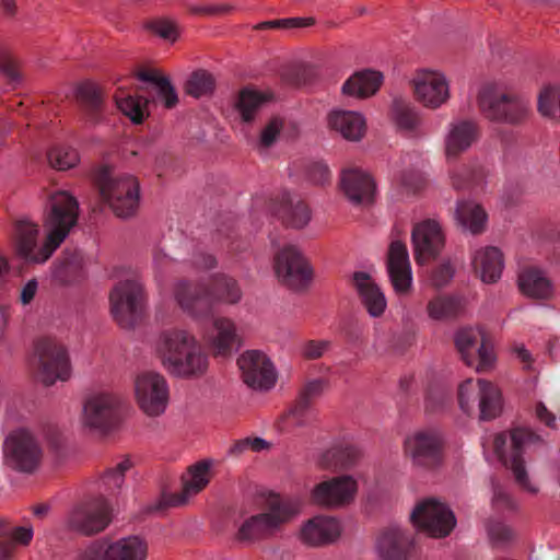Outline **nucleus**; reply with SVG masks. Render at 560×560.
<instances>
[{"label":"nucleus","instance_id":"nucleus-1","mask_svg":"<svg viewBox=\"0 0 560 560\" xmlns=\"http://www.w3.org/2000/svg\"><path fill=\"white\" fill-rule=\"evenodd\" d=\"M78 214L79 203L71 194L65 190L52 194L50 211L45 220V226L49 232L44 244L39 246L37 243L38 225L26 219L20 220L15 228L18 255L30 264L47 261L77 224Z\"/></svg>","mask_w":560,"mask_h":560},{"label":"nucleus","instance_id":"nucleus-2","mask_svg":"<svg viewBox=\"0 0 560 560\" xmlns=\"http://www.w3.org/2000/svg\"><path fill=\"white\" fill-rule=\"evenodd\" d=\"M78 214L79 203L71 194L65 190L52 194L50 211L45 220V226L49 232L44 244L39 246L37 243L38 225L26 219L20 220L15 228L18 255L30 264L47 261L77 224Z\"/></svg>","mask_w":560,"mask_h":560},{"label":"nucleus","instance_id":"nucleus-3","mask_svg":"<svg viewBox=\"0 0 560 560\" xmlns=\"http://www.w3.org/2000/svg\"><path fill=\"white\" fill-rule=\"evenodd\" d=\"M173 295L183 312L199 318L209 315L218 304L240 303L243 292L236 279L225 273H217L212 277L209 290L180 280L175 283Z\"/></svg>","mask_w":560,"mask_h":560},{"label":"nucleus","instance_id":"nucleus-4","mask_svg":"<svg viewBox=\"0 0 560 560\" xmlns=\"http://www.w3.org/2000/svg\"><path fill=\"white\" fill-rule=\"evenodd\" d=\"M300 501L271 494L267 498L261 512L244 520L237 528L235 539L252 545L275 536L284 524L301 511Z\"/></svg>","mask_w":560,"mask_h":560},{"label":"nucleus","instance_id":"nucleus-5","mask_svg":"<svg viewBox=\"0 0 560 560\" xmlns=\"http://www.w3.org/2000/svg\"><path fill=\"white\" fill-rule=\"evenodd\" d=\"M544 444L542 438L528 428H514L509 434L500 432L493 436L497 456L513 472L516 482L532 494L538 492V487L529 480L523 454Z\"/></svg>","mask_w":560,"mask_h":560},{"label":"nucleus","instance_id":"nucleus-6","mask_svg":"<svg viewBox=\"0 0 560 560\" xmlns=\"http://www.w3.org/2000/svg\"><path fill=\"white\" fill-rule=\"evenodd\" d=\"M482 115L495 122L521 125L530 115V101L516 93H508L494 84L483 85L478 94Z\"/></svg>","mask_w":560,"mask_h":560},{"label":"nucleus","instance_id":"nucleus-7","mask_svg":"<svg viewBox=\"0 0 560 560\" xmlns=\"http://www.w3.org/2000/svg\"><path fill=\"white\" fill-rule=\"evenodd\" d=\"M102 198L119 218L133 215L139 207L140 186L131 174L104 173L98 179Z\"/></svg>","mask_w":560,"mask_h":560},{"label":"nucleus","instance_id":"nucleus-8","mask_svg":"<svg viewBox=\"0 0 560 560\" xmlns=\"http://www.w3.org/2000/svg\"><path fill=\"white\" fill-rule=\"evenodd\" d=\"M109 302L117 324L125 329L132 328L145 303L142 283L137 278L119 281L110 291Z\"/></svg>","mask_w":560,"mask_h":560},{"label":"nucleus","instance_id":"nucleus-9","mask_svg":"<svg viewBox=\"0 0 560 560\" xmlns=\"http://www.w3.org/2000/svg\"><path fill=\"white\" fill-rule=\"evenodd\" d=\"M37 378L46 386L66 382L71 376V363L67 348L50 338L40 339L35 347Z\"/></svg>","mask_w":560,"mask_h":560},{"label":"nucleus","instance_id":"nucleus-10","mask_svg":"<svg viewBox=\"0 0 560 560\" xmlns=\"http://www.w3.org/2000/svg\"><path fill=\"white\" fill-rule=\"evenodd\" d=\"M444 444V436L440 430L424 428L405 439L404 453L413 466L433 469L442 463Z\"/></svg>","mask_w":560,"mask_h":560},{"label":"nucleus","instance_id":"nucleus-11","mask_svg":"<svg viewBox=\"0 0 560 560\" xmlns=\"http://www.w3.org/2000/svg\"><path fill=\"white\" fill-rule=\"evenodd\" d=\"M478 399L479 417L481 420H492L499 417L503 409L501 390L493 383L483 378H471L463 382L458 389L460 408L468 412Z\"/></svg>","mask_w":560,"mask_h":560},{"label":"nucleus","instance_id":"nucleus-12","mask_svg":"<svg viewBox=\"0 0 560 560\" xmlns=\"http://www.w3.org/2000/svg\"><path fill=\"white\" fill-rule=\"evenodd\" d=\"M136 402L148 417L163 415L170 401V387L166 378L154 371H143L133 381Z\"/></svg>","mask_w":560,"mask_h":560},{"label":"nucleus","instance_id":"nucleus-13","mask_svg":"<svg viewBox=\"0 0 560 560\" xmlns=\"http://www.w3.org/2000/svg\"><path fill=\"white\" fill-rule=\"evenodd\" d=\"M112 522V509L103 497L73 506L65 520L68 530L83 536L103 532Z\"/></svg>","mask_w":560,"mask_h":560},{"label":"nucleus","instance_id":"nucleus-14","mask_svg":"<svg viewBox=\"0 0 560 560\" xmlns=\"http://www.w3.org/2000/svg\"><path fill=\"white\" fill-rule=\"evenodd\" d=\"M413 525L431 537L441 538L450 535L456 525L453 512L435 499L419 502L411 512Z\"/></svg>","mask_w":560,"mask_h":560},{"label":"nucleus","instance_id":"nucleus-15","mask_svg":"<svg viewBox=\"0 0 560 560\" xmlns=\"http://www.w3.org/2000/svg\"><path fill=\"white\" fill-rule=\"evenodd\" d=\"M273 269L277 278L292 289L306 287L313 278L312 267L301 250L293 245H285L278 250Z\"/></svg>","mask_w":560,"mask_h":560},{"label":"nucleus","instance_id":"nucleus-16","mask_svg":"<svg viewBox=\"0 0 560 560\" xmlns=\"http://www.w3.org/2000/svg\"><path fill=\"white\" fill-rule=\"evenodd\" d=\"M3 456L8 466L31 472L39 464L42 451L33 435L27 430L20 429L5 438Z\"/></svg>","mask_w":560,"mask_h":560},{"label":"nucleus","instance_id":"nucleus-17","mask_svg":"<svg viewBox=\"0 0 560 560\" xmlns=\"http://www.w3.org/2000/svg\"><path fill=\"white\" fill-rule=\"evenodd\" d=\"M237 365L243 382L254 390L266 392L277 383L276 368L267 354L261 351H245L237 359Z\"/></svg>","mask_w":560,"mask_h":560},{"label":"nucleus","instance_id":"nucleus-18","mask_svg":"<svg viewBox=\"0 0 560 560\" xmlns=\"http://www.w3.org/2000/svg\"><path fill=\"white\" fill-rule=\"evenodd\" d=\"M119 398L108 392H96L89 395L83 404L82 424L91 430L104 432L116 420Z\"/></svg>","mask_w":560,"mask_h":560},{"label":"nucleus","instance_id":"nucleus-19","mask_svg":"<svg viewBox=\"0 0 560 560\" xmlns=\"http://www.w3.org/2000/svg\"><path fill=\"white\" fill-rule=\"evenodd\" d=\"M455 345L462 359L477 372L491 369L495 362L493 348L483 341L479 331L462 329L455 336Z\"/></svg>","mask_w":560,"mask_h":560},{"label":"nucleus","instance_id":"nucleus-20","mask_svg":"<svg viewBox=\"0 0 560 560\" xmlns=\"http://www.w3.org/2000/svg\"><path fill=\"white\" fill-rule=\"evenodd\" d=\"M412 84L417 101L428 108H439L450 98V83L442 72L420 70Z\"/></svg>","mask_w":560,"mask_h":560},{"label":"nucleus","instance_id":"nucleus-21","mask_svg":"<svg viewBox=\"0 0 560 560\" xmlns=\"http://www.w3.org/2000/svg\"><path fill=\"white\" fill-rule=\"evenodd\" d=\"M415 259L423 265L440 255L445 245V236L440 223L428 219L415 225L411 234Z\"/></svg>","mask_w":560,"mask_h":560},{"label":"nucleus","instance_id":"nucleus-22","mask_svg":"<svg viewBox=\"0 0 560 560\" xmlns=\"http://www.w3.org/2000/svg\"><path fill=\"white\" fill-rule=\"evenodd\" d=\"M358 485L350 476H341L316 485L312 492V501L325 508H340L350 503L357 493Z\"/></svg>","mask_w":560,"mask_h":560},{"label":"nucleus","instance_id":"nucleus-23","mask_svg":"<svg viewBox=\"0 0 560 560\" xmlns=\"http://www.w3.org/2000/svg\"><path fill=\"white\" fill-rule=\"evenodd\" d=\"M386 265L394 291L400 295L408 294L412 288V270L406 244L399 241L390 243Z\"/></svg>","mask_w":560,"mask_h":560},{"label":"nucleus","instance_id":"nucleus-24","mask_svg":"<svg viewBox=\"0 0 560 560\" xmlns=\"http://www.w3.org/2000/svg\"><path fill=\"white\" fill-rule=\"evenodd\" d=\"M211 460H200L188 467L182 477L183 489L165 497V504L180 506L188 503L190 498L201 492L211 479Z\"/></svg>","mask_w":560,"mask_h":560},{"label":"nucleus","instance_id":"nucleus-25","mask_svg":"<svg viewBox=\"0 0 560 560\" xmlns=\"http://www.w3.org/2000/svg\"><path fill=\"white\" fill-rule=\"evenodd\" d=\"M197 338L186 329L171 328L163 330L154 340V352L162 366L167 370L171 362L178 360L192 347Z\"/></svg>","mask_w":560,"mask_h":560},{"label":"nucleus","instance_id":"nucleus-26","mask_svg":"<svg viewBox=\"0 0 560 560\" xmlns=\"http://www.w3.org/2000/svg\"><path fill=\"white\" fill-rule=\"evenodd\" d=\"M205 339L218 357H228L242 346L235 323L226 317L214 318L211 328L206 331Z\"/></svg>","mask_w":560,"mask_h":560},{"label":"nucleus","instance_id":"nucleus-27","mask_svg":"<svg viewBox=\"0 0 560 560\" xmlns=\"http://www.w3.org/2000/svg\"><path fill=\"white\" fill-rule=\"evenodd\" d=\"M480 136L479 127L471 119H455L447 126L444 149L447 159L466 152Z\"/></svg>","mask_w":560,"mask_h":560},{"label":"nucleus","instance_id":"nucleus-28","mask_svg":"<svg viewBox=\"0 0 560 560\" xmlns=\"http://www.w3.org/2000/svg\"><path fill=\"white\" fill-rule=\"evenodd\" d=\"M340 186L346 197L354 205H368L373 201L375 183L370 174L351 168L342 172Z\"/></svg>","mask_w":560,"mask_h":560},{"label":"nucleus","instance_id":"nucleus-29","mask_svg":"<svg viewBox=\"0 0 560 560\" xmlns=\"http://www.w3.org/2000/svg\"><path fill=\"white\" fill-rule=\"evenodd\" d=\"M341 524L332 516L318 515L307 521L301 529V539L310 546L335 541L341 535Z\"/></svg>","mask_w":560,"mask_h":560},{"label":"nucleus","instance_id":"nucleus-30","mask_svg":"<svg viewBox=\"0 0 560 560\" xmlns=\"http://www.w3.org/2000/svg\"><path fill=\"white\" fill-rule=\"evenodd\" d=\"M411 548L412 539L397 527L384 532L376 545L382 560H408Z\"/></svg>","mask_w":560,"mask_h":560},{"label":"nucleus","instance_id":"nucleus-31","mask_svg":"<svg viewBox=\"0 0 560 560\" xmlns=\"http://www.w3.org/2000/svg\"><path fill=\"white\" fill-rule=\"evenodd\" d=\"M353 282L363 305L372 317L381 316L387 306L386 298L366 272H354Z\"/></svg>","mask_w":560,"mask_h":560},{"label":"nucleus","instance_id":"nucleus-32","mask_svg":"<svg viewBox=\"0 0 560 560\" xmlns=\"http://www.w3.org/2000/svg\"><path fill=\"white\" fill-rule=\"evenodd\" d=\"M328 125L348 141H360L366 130L365 118L352 110H332L328 116Z\"/></svg>","mask_w":560,"mask_h":560},{"label":"nucleus","instance_id":"nucleus-33","mask_svg":"<svg viewBox=\"0 0 560 560\" xmlns=\"http://www.w3.org/2000/svg\"><path fill=\"white\" fill-rule=\"evenodd\" d=\"M208 364V357L196 339L192 342V347L179 357L178 360L172 361L171 366L166 371L172 375L180 377L198 376L206 373Z\"/></svg>","mask_w":560,"mask_h":560},{"label":"nucleus","instance_id":"nucleus-34","mask_svg":"<svg viewBox=\"0 0 560 560\" xmlns=\"http://www.w3.org/2000/svg\"><path fill=\"white\" fill-rule=\"evenodd\" d=\"M472 265L482 282L494 283L501 278L504 268L503 255L499 248L487 246L476 252Z\"/></svg>","mask_w":560,"mask_h":560},{"label":"nucleus","instance_id":"nucleus-35","mask_svg":"<svg viewBox=\"0 0 560 560\" xmlns=\"http://www.w3.org/2000/svg\"><path fill=\"white\" fill-rule=\"evenodd\" d=\"M105 548L107 560H145L149 553L148 541L138 535L122 537Z\"/></svg>","mask_w":560,"mask_h":560},{"label":"nucleus","instance_id":"nucleus-36","mask_svg":"<svg viewBox=\"0 0 560 560\" xmlns=\"http://www.w3.org/2000/svg\"><path fill=\"white\" fill-rule=\"evenodd\" d=\"M75 97L85 116V119L95 125L101 120L104 105V95L101 88L94 82H82L75 89Z\"/></svg>","mask_w":560,"mask_h":560},{"label":"nucleus","instance_id":"nucleus-37","mask_svg":"<svg viewBox=\"0 0 560 560\" xmlns=\"http://www.w3.org/2000/svg\"><path fill=\"white\" fill-rule=\"evenodd\" d=\"M521 292L530 299L549 300L553 295L551 280L539 269H524L517 279Z\"/></svg>","mask_w":560,"mask_h":560},{"label":"nucleus","instance_id":"nucleus-38","mask_svg":"<svg viewBox=\"0 0 560 560\" xmlns=\"http://www.w3.org/2000/svg\"><path fill=\"white\" fill-rule=\"evenodd\" d=\"M383 81L380 72L364 70L351 75L342 85V93L355 98H366L377 92Z\"/></svg>","mask_w":560,"mask_h":560},{"label":"nucleus","instance_id":"nucleus-39","mask_svg":"<svg viewBox=\"0 0 560 560\" xmlns=\"http://www.w3.org/2000/svg\"><path fill=\"white\" fill-rule=\"evenodd\" d=\"M278 214L287 225L294 229H302L311 221V211L307 205L290 194L283 195Z\"/></svg>","mask_w":560,"mask_h":560},{"label":"nucleus","instance_id":"nucleus-40","mask_svg":"<svg viewBox=\"0 0 560 560\" xmlns=\"http://www.w3.org/2000/svg\"><path fill=\"white\" fill-rule=\"evenodd\" d=\"M455 214L458 223L470 233L478 234L485 230L488 215L480 205L459 201Z\"/></svg>","mask_w":560,"mask_h":560},{"label":"nucleus","instance_id":"nucleus-41","mask_svg":"<svg viewBox=\"0 0 560 560\" xmlns=\"http://www.w3.org/2000/svg\"><path fill=\"white\" fill-rule=\"evenodd\" d=\"M362 456L361 451L354 445L335 447L328 450L322 459L325 467L349 468L353 466Z\"/></svg>","mask_w":560,"mask_h":560},{"label":"nucleus","instance_id":"nucleus-42","mask_svg":"<svg viewBox=\"0 0 560 560\" xmlns=\"http://www.w3.org/2000/svg\"><path fill=\"white\" fill-rule=\"evenodd\" d=\"M537 110L545 118H560V86L547 84L540 89L537 96Z\"/></svg>","mask_w":560,"mask_h":560},{"label":"nucleus","instance_id":"nucleus-43","mask_svg":"<svg viewBox=\"0 0 560 560\" xmlns=\"http://www.w3.org/2000/svg\"><path fill=\"white\" fill-rule=\"evenodd\" d=\"M214 88L215 80L213 75L206 70H197L188 78L185 84V92L195 98H200L211 95Z\"/></svg>","mask_w":560,"mask_h":560},{"label":"nucleus","instance_id":"nucleus-44","mask_svg":"<svg viewBox=\"0 0 560 560\" xmlns=\"http://www.w3.org/2000/svg\"><path fill=\"white\" fill-rule=\"evenodd\" d=\"M392 115L396 126L404 131H412L420 124L418 113L404 100H394Z\"/></svg>","mask_w":560,"mask_h":560},{"label":"nucleus","instance_id":"nucleus-45","mask_svg":"<svg viewBox=\"0 0 560 560\" xmlns=\"http://www.w3.org/2000/svg\"><path fill=\"white\" fill-rule=\"evenodd\" d=\"M327 388V382L322 378H316L307 382L302 388L295 408L290 412L292 420L299 415H302L307 409L308 405L314 398L319 397Z\"/></svg>","mask_w":560,"mask_h":560},{"label":"nucleus","instance_id":"nucleus-46","mask_svg":"<svg viewBox=\"0 0 560 560\" xmlns=\"http://www.w3.org/2000/svg\"><path fill=\"white\" fill-rule=\"evenodd\" d=\"M147 101L131 95L116 96L119 110L135 124H140L147 114Z\"/></svg>","mask_w":560,"mask_h":560},{"label":"nucleus","instance_id":"nucleus-47","mask_svg":"<svg viewBox=\"0 0 560 560\" xmlns=\"http://www.w3.org/2000/svg\"><path fill=\"white\" fill-rule=\"evenodd\" d=\"M48 161L54 168L66 171L79 164L80 155L73 148L56 147L48 152Z\"/></svg>","mask_w":560,"mask_h":560},{"label":"nucleus","instance_id":"nucleus-48","mask_svg":"<svg viewBox=\"0 0 560 560\" xmlns=\"http://www.w3.org/2000/svg\"><path fill=\"white\" fill-rule=\"evenodd\" d=\"M264 96L253 90L245 89L240 93L237 109L242 119L246 122L254 119L259 106L264 103Z\"/></svg>","mask_w":560,"mask_h":560},{"label":"nucleus","instance_id":"nucleus-49","mask_svg":"<svg viewBox=\"0 0 560 560\" xmlns=\"http://www.w3.org/2000/svg\"><path fill=\"white\" fill-rule=\"evenodd\" d=\"M428 314L434 320H443L456 314V302L450 296H438L428 304Z\"/></svg>","mask_w":560,"mask_h":560},{"label":"nucleus","instance_id":"nucleus-50","mask_svg":"<svg viewBox=\"0 0 560 560\" xmlns=\"http://www.w3.org/2000/svg\"><path fill=\"white\" fill-rule=\"evenodd\" d=\"M452 185L456 189L470 188L477 183L483 180L481 170H469L467 167L459 168L451 174Z\"/></svg>","mask_w":560,"mask_h":560},{"label":"nucleus","instance_id":"nucleus-51","mask_svg":"<svg viewBox=\"0 0 560 560\" xmlns=\"http://www.w3.org/2000/svg\"><path fill=\"white\" fill-rule=\"evenodd\" d=\"M330 345L326 339L306 340L300 345L299 354L305 360H317L330 349Z\"/></svg>","mask_w":560,"mask_h":560},{"label":"nucleus","instance_id":"nucleus-52","mask_svg":"<svg viewBox=\"0 0 560 560\" xmlns=\"http://www.w3.org/2000/svg\"><path fill=\"white\" fill-rule=\"evenodd\" d=\"M0 73L12 83L21 82L22 77L18 68V60L4 47H0Z\"/></svg>","mask_w":560,"mask_h":560},{"label":"nucleus","instance_id":"nucleus-53","mask_svg":"<svg viewBox=\"0 0 560 560\" xmlns=\"http://www.w3.org/2000/svg\"><path fill=\"white\" fill-rule=\"evenodd\" d=\"M270 444L261 438H245L236 441L230 448L229 453L238 456L246 451L260 452L269 448Z\"/></svg>","mask_w":560,"mask_h":560},{"label":"nucleus","instance_id":"nucleus-54","mask_svg":"<svg viewBox=\"0 0 560 560\" xmlns=\"http://www.w3.org/2000/svg\"><path fill=\"white\" fill-rule=\"evenodd\" d=\"M282 128L283 120L278 117L272 118L260 133L259 141L257 144L258 149H268L270 145H272L276 142L278 136L280 135Z\"/></svg>","mask_w":560,"mask_h":560},{"label":"nucleus","instance_id":"nucleus-55","mask_svg":"<svg viewBox=\"0 0 560 560\" xmlns=\"http://www.w3.org/2000/svg\"><path fill=\"white\" fill-rule=\"evenodd\" d=\"M306 178L314 185H325L330 180V171L320 161L312 162L306 168Z\"/></svg>","mask_w":560,"mask_h":560},{"label":"nucleus","instance_id":"nucleus-56","mask_svg":"<svg viewBox=\"0 0 560 560\" xmlns=\"http://www.w3.org/2000/svg\"><path fill=\"white\" fill-rule=\"evenodd\" d=\"M158 95L162 100L164 106L166 108H173L178 103V95L175 91V88L172 85L171 81L167 78H162L158 82Z\"/></svg>","mask_w":560,"mask_h":560},{"label":"nucleus","instance_id":"nucleus-57","mask_svg":"<svg viewBox=\"0 0 560 560\" xmlns=\"http://www.w3.org/2000/svg\"><path fill=\"white\" fill-rule=\"evenodd\" d=\"M154 34L163 39L174 43L179 36V30L175 22L170 20H160L152 24Z\"/></svg>","mask_w":560,"mask_h":560},{"label":"nucleus","instance_id":"nucleus-58","mask_svg":"<svg viewBox=\"0 0 560 560\" xmlns=\"http://www.w3.org/2000/svg\"><path fill=\"white\" fill-rule=\"evenodd\" d=\"M455 269L450 261L441 264L431 276V281L434 287H443L447 284L454 277Z\"/></svg>","mask_w":560,"mask_h":560},{"label":"nucleus","instance_id":"nucleus-59","mask_svg":"<svg viewBox=\"0 0 560 560\" xmlns=\"http://www.w3.org/2000/svg\"><path fill=\"white\" fill-rule=\"evenodd\" d=\"M488 534L490 539L493 542L500 544L511 539L512 532L511 529L503 523H491L488 526Z\"/></svg>","mask_w":560,"mask_h":560},{"label":"nucleus","instance_id":"nucleus-60","mask_svg":"<svg viewBox=\"0 0 560 560\" xmlns=\"http://www.w3.org/2000/svg\"><path fill=\"white\" fill-rule=\"evenodd\" d=\"M314 23L312 18H290L264 23L262 26L276 27L282 26L287 28L305 27Z\"/></svg>","mask_w":560,"mask_h":560},{"label":"nucleus","instance_id":"nucleus-61","mask_svg":"<svg viewBox=\"0 0 560 560\" xmlns=\"http://www.w3.org/2000/svg\"><path fill=\"white\" fill-rule=\"evenodd\" d=\"M74 560H107V551L105 545H91L75 557Z\"/></svg>","mask_w":560,"mask_h":560},{"label":"nucleus","instance_id":"nucleus-62","mask_svg":"<svg viewBox=\"0 0 560 560\" xmlns=\"http://www.w3.org/2000/svg\"><path fill=\"white\" fill-rule=\"evenodd\" d=\"M124 481H125V478L122 477V474L115 472L113 469H109L102 477V482H103L104 487L109 491H115L117 489H120Z\"/></svg>","mask_w":560,"mask_h":560},{"label":"nucleus","instance_id":"nucleus-63","mask_svg":"<svg viewBox=\"0 0 560 560\" xmlns=\"http://www.w3.org/2000/svg\"><path fill=\"white\" fill-rule=\"evenodd\" d=\"M38 290V282L36 279L28 280L22 288L20 293V301L23 305L30 304Z\"/></svg>","mask_w":560,"mask_h":560},{"label":"nucleus","instance_id":"nucleus-64","mask_svg":"<svg viewBox=\"0 0 560 560\" xmlns=\"http://www.w3.org/2000/svg\"><path fill=\"white\" fill-rule=\"evenodd\" d=\"M11 536L14 541L22 545H28L33 538V529L32 527H15L12 530Z\"/></svg>","mask_w":560,"mask_h":560}]
</instances>
